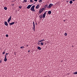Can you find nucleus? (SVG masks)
Wrapping results in <instances>:
<instances>
[{"label": "nucleus", "mask_w": 77, "mask_h": 77, "mask_svg": "<svg viewBox=\"0 0 77 77\" xmlns=\"http://www.w3.org/2000/svg\"><path fill=\"white\" fill-rule=\"evenodd\" d=\"M2 62V60H0V63H1Z\"/></svg>", "instance_id": "34"}, {"label": "nucleus", "mask_w": 77, "mask_h": 77, "mask_svg": "<svg viewBox=\"0 0 77 77\" xmlns=\"http://www.w3.org/2000/svg\"><path fill=\"white\" fill-rule=\"evenodd\" d=\"M4 24L5 26H7L8 25V23L6 21L5 22Z\"/></svg>", "instance_id": "7"}, {"label": "nucleus", "mask_w": 77, "mask_h": 77, "mask_svg": "<svg viewBox=\"0 0 77 77\" xmlns=\"http://www.w3.org/2000/svg\"><path fill=\"white\" fill-rule=\"evenodd\" d=\"M39 17L41 19H42V15L41 14V15H40L39 16Z\"/></svg>", "instance_id": "15"}, {"label": "nucleus", "mask_w": 77, "mask_h": 77, "mask_svg": "<svg viewBox=\"0 0 77 77\" xmlns=\"http://www.w3.org/2000/svg\"><path fill=\"white\" fill-rule=\"evenodd\" d=\"M34 1H35V2H37V1H38V0H34Z\"/></svg>", "instance_id": "33"}, {"label": "nucleus", "mask_w": 77, "mask_h": 77, "mask_svg": "<svg viewBox=\"0 0 77 77\" xmlns=\"http://www.w3.org/2000/svg\"><path fill=\"white\" fill-rule=\"evenodd\" d=\"M42 0H39L38 2H39V3H42Z\"/></svg>", "instance_id": "18"}, {"label": "nucleus", "mask_w": 77, "mask_h": 77, "mask_svg": "<svg viewBox=\"0 0 77 77\" xmlns=\"http://www.w3.org/2000/svg\"><path fill=\"white\" fill-rule=\"evenodd\" d=\"M40 44L41 45H44V43H43L42 42H41L40 43Z\"/></svg>", "instance_id": "22"}, {"label": "nucleus", "mask_w": 77, "mask_h": 77, "mask_svg": "<svg viewBox=\"0 0 77 77\" xmlns=\"http://www.w3.org/2000/svg\"><path fill=\"white\" fill-rule=\"evenodd\" d=\"M28 51V52H30V50H29Z\"/></svg>", "instance_id": "38"}, {"label": "nucleus", "mask_w": 77, "mask_h": 77, "mask_svg": "<svg viewBox=\"0 0 77 77\" xmlns=\"http://www.w3.org/2000/svg\"><path fill=\"white\" fill-rule=\"evenodd\" d=\"M35 7V5L32 6L31 8V11H32V12H35V10L34 9Z\"/></svg>", "instance_id": "1"}, {"label": "nucleus", "mask_w": 77, "mask_h": 77, "mask_svg": "<svg viewBox=\"0 0 77 77\" xmlns=\"http://www.w3.org/2000/svg\"><path fill=\"white\" fill-rule=\"evenodd\" d=\"M8 53H6V54H5V56H7V55H8Z\"/></svg>", "instance_id": "29"}, {"label": "nucleus", "mask_w": 77, "mask_h": 77, "mask_svg": "<svg viewBox=\"0 0 77 77\" xmlns=\"http://www.w3.org/2000/svg\"><path fill=\"white\" fill-rule=\"evenodd\" d=\"M33 27H32V29H33L34 31H35V24L34 21L33 22Z\"/></svg>", "instance_id": "4"}, {"label": "nucleus", "mask_w": 77, "mask_h": 77, "mask_svg": "<svg viewBox=\"0 0 77 77\" xmlns=\"http://www.w3.org/2000/svg\"><path fill=\"white\" fill-rule=\"evenodd\" d=\"M44 10H45V8H43L41 9L40 10L38 11L39 12V14H41V13H42V12H43V11H44Z\"/></svg>", "instance_id": "2"}, {"label": "nucleus", "mask_w": 77, "mask_h": 77, "mask_svg": "<svg viewBox=\"0 0 77 77\" xmlns=\"http://www.w3.org/2000/svg\"><path fill=\"white\" fill-rule=\"evenodd\" d=\"M11 6H14V4H11Z\"/></svg>", "instance_id": "28"}, {"label": "nucleus", "mask_w": 77, "mask_h": 77, "mask_svg": "<svg viewBox=\"0 0 77 77\" xmlns=\"http://www.w3.org/2000/svg\"><path fill=\"white\" fill-rule=\"evenodd\" d=\"M69 3H70V4H72V0H71L69 2Z\"/></svg>", "instance_id": "16"}, {"label": "nucleus", "mask_w": 77, "mask_h": 77, "mask_svg": "<svg viewBox=\"0 0 77 77\" xmlns=\"http://www.w3.org/2000/svg\"><path fill=\"white\" fill-rule=\"evenodd\" d=\"M39 5H38L35 8L36 9H38V8H39Z\"/></svg>", "instance_id": "12"}, {"label": "nucleus", "mask_w": 77, "mask_h": 77, "mask_svg": "<svg viewBox=\"0 0 77 77\" xmlns=\"http://www.w3.org/2000/svg\"><path fill=\"white\" fill-rule=\"evenodd\" d=\"M36 25H38V23H35V26H36Z\"/></svg>", "instance_id": "32"}, {"label": "nucleus", "mask_w": 77, "mask_h": 77, "mask_svg": "<svg viewBox=\"0 0 77 77\" xmlns=\"http://www.w3.org/2000/svg\"><path fill=\"white\" fill-rule=\"evenodd\" d=\"M31 6H32V5H28V6L27 7V9H30Z\"/></svg>", "instance_id": "6"}, {"label": "nucleus", "mask_w": 77, "mask_h": 77, "mask_svg": "<svg viewBox=\"0 0 77 77\" xmlns=\"http://www.w3.org/2000/svg\"><path fill=\"white\" fill-rule=\"evenodd\" d=\"M19 8H20V9H21L22 7H21V6H19Z\"/></svg>", "instance_id": "24"}, {"label": "nucleus", "mask_w": 77, "mask_h": 77, "mask_svg": "<svg viewBox=\"0 0 77 77\" xmlns=\"http://www.w3.org/2000/svg\"><path fill=\"white\" fill-rule=\"evenodd\" d=\"M67 33L66 32H65V33H64V35L65 36H67Z\"/></svg>", "instance_id": "21"}, {"label": "nucleus", "mask_w": 77, "mask_h": 77, "mask_svg": "<svg viewBox=\"0 0 77 77\" xmlns=\"http://www.w3.org/2000/svg\"><path fill=\"white\" fill-rule=\"evenodd\" d=\"M38 50H41V47H40L38 46Z\"/></svg>", "instance_id": "14"}, {"label": "nucleus", "mask_w": 77, "mask_h": 77, "mask_svg": "<svg viewBox=\"0 0 77 77\" xmlns=\"http://www.w3.org/2000/svg\"><path fill=\"white\" fill-rule=\"evenodd\" d=\"M46 13H47L46 12H45L44 13V14H43V15L42 18H45V15L46 14Z\"/></svg>", "instance_id": "5"}, {"label": "nucleus", "mask_w": 77, "mask_h": 77, "mask_svg": "<svg viewBox=\"0 0 77 77\" xmlns=\"http://www.w3.org/2000/svg\"><path fill=\"white\" fill-rule=\"evenodd\" d=\"M15 24V22H13L10 23H9L10 25H12L13 24Z\"/></svg>", "instance_id": "8"}, {"label": "nucleus", "mask_w": 77, "mask_h": 77, "mask_svg": "<svg viewBox=\"0 0 77 77\" xmlns=\"http://www.w3.org/2000/svg\"><path fill=\"white\" fill-rule=\"evenodd\" d=\"M30 2H31V3H33V0H30Z\"/></svg>", "instance_id": "23"}, {"label": "nucleus", "mask_w": 77, "mask_h": 77, "mask_svg": "<svg viewBox=\"0 0 77 77\" xmlns=\"http://www.w3.org/2000/svg\"><path fill=\"white\" fill-rule=\"evenodd\" d=\"M63 22H65V20H63Z\"/></svg>", "instance_id": "39"}, {"label": "nucleus", "mask_w": 77, "mask_h": 77, "mask_svg": "<svg viewBox=\"0 0 77 77\" xmlns=\"http://www.w3.org/2000/svg\"><path fill=\"white\" fill-rule=\"evenodd\" d=\"M38 45H40V43H39V42H38Z\"/></svg>", "instance_id": "31"}, {"label": "nucleus", "mask_w": 77, "mask_h": 77, "mask_svg": "<svg viewBox=\"0 0 77 77\" xmlns=\"http://www.w3.org/2000/svg\"><path fill=\"white\" fill-rule=\"evenodd\" d=\"M53 6V4H50L47 7V8H51Z\"/></svg>", "instance_id": "3"}, {"label": "nucleus", "mask_w": 77, "mask_h": 77, "mask_svg": "<svg viewBox=\"0 0 77 77\" xmlns=\"http://www.w3.org/2000/svg\"><path fill=\"white\" fill-rule=\"evenodd\" d=\"M27 46H28V45H27Z\"/></svg>", "instance_id": "42"}, {"label": "nucleus", "mask_w": 77, "mask_h": 77, "mask_svg": "<svg viewBox=\"0 0 77 77\" xmlns=\"http://www.w3.org/2000/svg\"><path fill=\"white\" fill-rule=\"evenodd\" d=\"M24 48V46H22L20 47V48Z\"/></svg>", "instance_id": "26"}, {"label": "nucleus", "mask_w": 77, "mask_h": 77, "mask_svg": "<svg viewBox=\"0 0 77 77\" xmlns=\"http://www.w3.org/2000/svg\"><path fill=\"white\" fill-rule=\"evenodd\" d=\"M66 2L68 3V1H66Z\"/></svg>", "instance_id": "40"}, {"label": "nucleus", "mask_w": 77, "mask_h": 77, "mask_svg": "<svg viewBox=\"0 0 77 77\" xmlns=\"http://www.w3.org/2000/svg\"><path fill=\"white\" fill-rule=\"evenodd\" d=\"M47 7H48V5H46L44 6V8H45V9H46V8H47Z\"/></svg>", "instance_id": "11"}, {"label": "nucleus", "mask_w": 77, "mask_h": 77, "mask_svg": "<svg viewBox=\"0 0 77 77\" xmlns=\"http://www.w3.org/2000/svg\"><path fill=\"white\" fill-rule=\"evenodd\" d=\"M45 41V40L44 39H43V40H40V41H38V42H42V41Z\"/></svg>", "instance_id": "13"}, {"label": "nucleus", "mask_w": 77, "mask_h": 77, "mask_svg": "<svg viewBox=\"0 0 77 77\" xmlns=\"http://www.w3.org/2000/svg\"><path fill=\"white\" fill-rule=\"evenodd\" d=\"M11 20V16H10V17L8 18V21H10Z\"/></svg>", "instance_id": "9"}, {"label": "nucleus", "mask_w": 77, "mask_h": 77, "mask_svg": "<svg viewBox=\"0 0 77 77\" xmlns=\"http://www.w3.org/2000/svg\"><path fill=\"white\" fill-rule=\"evenodd\" d=\"M5 58H6V56L5 55Z\"/></svg>", "instance_id": "36"}, {"label": "nucleus", "mask_w": 77, "mask_h": 77, "mask_svg": "<svg viewBox=\"0 0 77 77\" xmlns=\"http://www.w3.org/2000/svg\"><path fill=\"white\" fill-rule=\"evenodd\" d=\"M75 0H72V1H73V2H74V1H75Z\"/></svg>", "instance_id": "37"}, {"label": "nucleus", "mask_w": 77, "mask_h": 77, "mask_svg": "<svg viewBox=\"0 0 77 77\" xmlns=\"http://www.w3.org/2000/svg\"><path fill=\"white\" fill-rule=\"evenodd\" d=\"M5 51H4L3 53H2V54H5Z\"/></svg>", "instance_id": "27"}, {"label": "nucleus", "mask_w": 77, "mask_h": 77, "mask_svg": "<svg viewBox=\"0 0 77 77\" xmlns=\"http://www.w3.org/2000/svg\"><path fill=\"white\" fill-rule=\"evenodd\" d=\"M48 13L49 15H50V14H51V11H48Z\"/></svg>", "instance_id": "10"}, {"label": "nucleus", "mask_w": 77, "mask_h": 77, "mask_svg": "<svg viewBox=\"0 0 77 77\" xmlns=\"http://www.w3.org/2000/svg\"><path fill=\"white\" fill-rule=\"evenodd\" d=\"M73 74H75V75L77 74V71L74 72Z\"/></svg>", "instance_id": "20"}, {"label": "nucleus", "mask_w": 77, "mask_h": 77, "mask_svg": "<svg viewBox=\"0 0 77 77\" xmlns=\"http://www.w3.org/2000/svg\"><path fill=\"white\" fill-rule=\"evenodd\" d=\"M15 0L16 1V0Z\"/></svg>", "instance_id": "43"}, {"label": "nucleus", "mask_w": 77, "mask_h": 77, "mask_svg": "<svg viewBox=\"0 0 77 77\" xmlns=\"http://www.w3.org/2000/svg\"><path fill=\"white\" fill-rule=\"evenodd\" d=\"M4 9L5 10H7L8 8H7V7H5L4 8Z\"/></svg>", "instance_id": "19"}, {"label": "nucleus", "mask_w": 77, "mask_h": 77, "mask_svg": "<svg viewBox=\"0 0 77 77\" xmlns=\"http://www.w3.org/2000/svg\"><path fill=\"white\" fill-rule=\"evenodd\" d=\"M6 37H8V35H7V34L6 35Z\"/></svg>", "instance_id": "30"}, {"label": "nucleus", "mask_w": 77, "mask_h": 77, "mask_svg": "<svg viewBox=\"0 0 77 77\" xmlns=\"http://www.w3.org/2000/svg\"><path fill=\"white\" fill-rule=\"evenodd\" d=\"M10 22V21H8V23H9V24L10 23H9V22Z\"/></svg>", "instance_id": "35"}, {"label": "nucleus", "mask_w": 77, "mask_h": 77, "mask_svg": "<svg viewBox=\"0 0 77 77\" xmlns=\"http://www.w3.org/2000/svg\"><path fill=\"white\" fill-rule=\"evenodd\" d=\"M24 2H25V3H27V0H24Z\"/></svg>", "instance_id": "25"}, {"label": "nucleus", "mask_w": 77, "mask_h": 77, "mask_svg": "<svg viewBox=\"0 0 77 77\" xmlns=\"http://www.w3.org/2000/svg\"><path fill=\"white\" fill-rule=\"evenodd\" d=\"M8 59H7V58H5L4 59V61L5 62H6L7 61Z\"/></svg>", "instance_id": "17"}, {"label": "nucleus", "mask_w": 77, "mask_h": 77, "mask_svg": "<svg viewBox=\"0 0 77 77\" xmlns=\"http://www.w3.org/2000/svg\"><path fill=\"white\" fill-rule=\"evenodd\" d=\"M23 3H24V2L23 1Z\"/></svg>", "instance_id": "41"}]
</instances>
